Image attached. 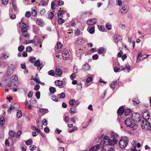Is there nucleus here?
<instances>
[{
    "instance_id": "f257e3e1",
    "label": "nucleus",
    "mask_w": 151,
    "mask_h": 151,
    "mask_svg": "<svg viewBox=\"0 0 151 151\" xmlns=\"http://www.w3.org/2000/svg\"><path fill=\"white\" fill-rule=\"evenodd\" d=\"M150 114L148 110H146L143 112L142 116L143 120H142L141 127L142 129L147 131L151 130V118H149Z\"/></svg>"
},
{
    "instance_id": "f03ea898",
    "label": "nucleus",
    "mask_w": 151,
    "mask_h": 151,
    "mask_svg": "<svg viewBox=\"0 0 151 151\" xmlns=\"http://www.w3.org/2000/svg\"><path fill=\"white\" fill-rule=\"evenodd\" d=\"M117 142V140L115 139L113 141H112V140L110 139L108 136H106L104 138V141L101 142L99 145H96L95 147H93L92 148H98L99 147H100L102 150L101 151H106L105 149H104L105 145H113L116 144Z\"/></svg>"
},
{
    "instance_id": "7ed1b4c3",
    "label": "nucleus",
    "mask_w": 151,
    "mask_h": 151,
    "mask_svg": "<svg viewBox=\"0 0 151 151\" xmlns=\"http://www.w3.org/2000/svg\"><path fill=\"white\" fill-rule=\"evenodd\" d=\"M124 123L128 127L130 128L131 130H134L137 129V125L134 122H132L129 118H127L124 121Z\"/></svg>"
},
{
    "instance_id": "20e7f679",
    "label": "nucleus",
    "mask_w": 151,
    "mask_h": 151,
    "mask_svg": "<svg viewBox=\"0 0 151 151\" xmlns=\"http://www.w3.org/2000/svg\"><path fill=\"white\" fill-rule=\"evenodd\" d=\"M129 143V139L126 137H122L119 140V145L121 149H124L126 147Z\"/></svg>"
},
{
    "instance_id": "39448f33",
    "label": "nucleus",
    "mask_w": 151,
    "mask_h": 151,
    "mask_svg": "<svg viewBox=\"0 0 151 151\" xmlns=\"http://www.w3.org/2000/svg\"><path fill=\"white\" fill-rule=\"evenodd\" d=\"M131 117L133 121L134 122H139L141 120V117L138 113H134L132 114Z\"/></svg>"
},
{
    "instance_id": "423d86ee",
    "label": "nucleus",
    "mask_w": 151,
    "mask_h": 151,
    "mask_svg": "<svg viewBox=\"0 0 151 151\" xmlns=\"http://www.w3.org/2000/svg\"><path fill=\"white\" fill-rule=\"evenodd\" d=\"M62 56L63 59L66 60L69 59V55L68 51L66 49H64L62 52Z\"/></svg>"
},
{
    "instance_id": "0eeeda50",
    "label": "nucleus",
    "mask_w": 151,
    "mask_h": 151,
    "mask_svg": "<svg viewBox=\"0 0 151 151\" xmlns=\"http://www.w3.org/2000/svg\"><path fill=\"white\" fill-rule=\"evenodd\" d=\"M92 14L91 12L90 11H85L81 12L80 16L82 18H85Z\"/></svg>"
},
{
    "instance_id": "6e6552de",
    "label": "nucleus",
    "mask_w": 151,
    "mask_h": 151,
    "mask_svg": "<svg viewBox=\"0 0 151 151\" xmlns=\"http://www.w3.org/2000/svg\"><path fill=\"white\" fill-rule=\"evenodd\" d=\"M77 110L76 107V106H72L70 109V115L71 116L73 114L77 112Z\"/></svg>"
},
{
    "instance_id": "1a4fd4ad",
    "label": "nucleus",
    "mask_w": 151,
    "mask_h": 151,
    "mask_svg": "<svg viewBox=\"0 0 151 151\" xmlns=\"http://www.w3.org/2000/svg\"><path fill=\"white\" fill-rule=\"evenodd\" d=\"M69 103L70 105L73 106L76 105V106H78L79 104V102L78 101H76L74 99L70 100Z\"/></svg>"
},
{
    "instance_id": "9d476101",
    "label": "nucleus",
    "mask_w": 151,
    "mask_h": 151,
    "mask_svg": "<svg viewBox=\"0 0 151 151\" xmlns=\"http://www.w3.org/2000/svg\"><path fill=\"white\" fill-rule=\"evenodd\" d=\"M19 27L21 29V31H24L25 30H27L26 27V24L23 23H19Z\"/></svg>"
},
{
    "instance_id": "9b49d317",
    "label": "nucleus",
    "mask_w": 151,
    "mask_h": 151,
    "mask_svg": "<svg viewBox=\"0 0 151 151\" xmlns=\"http://www.w3.org/2000/svg\"><path fill=\"white\" fill-rule=\"evenodd\" d=\"M124 108L123 106L120 107L118 109L117 113L119 116H121L124 113Z\"/></svg>"
},
{
    "instance_id": "f8f14e48",
    "label": "nucleus",
    "mask_w": 151,
    "mask_h": 151,
    "mask_svg": "<svg viewBox=\"0 0 151 151\" xmlns=\"http://www.w3.org/2000/svg\"><path fill=\"white\" fill-rule=\"evenodd\" d=\"M96 23V19H93L88 21L86 22V24L88 25H93L95 24Z\"/></svg>"
},
{
    "instance_id": "ddd939ff",
    "label": "nucleus",
    "mask_w": 151,
    "mask_h": 151,
    "mask_svg": "<svg viewBox=\"0 0 151 151\" xmlns=\"http://www.w3.org/2000/svg\"><path fill=\"white\" fill-rule=\"evenodd\" d=\"M119 137L118 134L117 133H115L114 132H112L111 134V137L113 138L112 140V141H113L114 139L117 140L116 138H117Z\"/></svg>"
},
{
    "instance_id": "4468645a",
    "label": "nucleus",
    "mask_w": 151,
    "mask_h": 151,
    "mask_svg": "<svg viewBox=\"0 0 151 151\" xmlns=\"http://www.w3.org/2000/svg\"><path fill=\"white\" fill-rule=\"evenodd\" d=\"M120 37V36L118 34H114L113 36L114 42L116 43H117L118 42L119 40L120 39L119 38V37Z\"/></svg>"
},
{
    "instance_id": "2eb2a0df",
    "label": "nucleus",
    "mask_w": 151,
    "mask_h": 151,
    "mask_svg": "<svg viewBox=\"0 0 151 151\" xmlns=\"http://www.w3.org/2000/svg\"><path fill=\"white\" fill-rule=\"evenodd\" d=\"M122 68L124 70L127 69L128 72H129L130 70V66L128 64H126L125 66H122Z\"/></svg>"
},
{
    "instance_id": "dca6fc26",
    "label": "nucleus",
    "mask_w": 151,
    "mask_h": 151,
    "mask_svg": "<svg viewBox=\"0 0 151 151\" xmlns=\"http://www.w3.org/2000/svg\"><path fill=\"white\" fill-rule=\"evenodd\" d=\"M55 73L56 75L59 76H61L62 74V71L61 69L60 68H56L55 70Z\"/></svg>"
},
{
    "instance_id": "f3484780",
    "label": "nucleus",
    "mask_w": 151,
    "mask_h": 151,
    "mask_svg": "<svg viewBox=\"0 0 151 151\" xmlns=\"http://www.w3.org/2000/svg\"><path fill=\"white\" fill-rule=\"evenodd\" d=\"M18 80V77L16 75H14L11 77L10 81L11 82L16 81Z\"/></svg>"
},
{
    "instance_id": "a211bd4d",
    "label": "nucleus",
    "mask_w": 151,
    "mask_h": 151,
    "mask_svg": "<svg viewBox=\"0 0 151 151\" xmlns=\"http://www.w3.org/2000/svg\"><path fill=\"white\" fill-rule=\"evenodd\" d=\"M90 65L88 64H86L82 66V69L85 71L88 70L90 68Z\"/></svg>"
},
{
    "instance_id": "6ab92c4d",
    "label": "nucleus",
    "mask_w": 151,
    "mask_h": 151,
    "mask_svg": "<svg viewBox=\"0 0 151 151\" xmlns=\"http://www.w3.org/2000/svg\"><path fill=\"white\" fill-rule=\"evenodd\" d=\"M55 15V13H54L53 12H50L48 14V17L49 18L52 19Z\"/></svg>"
},
{
    "instance_id": "aec40b11",
    "label": "nucleus",
    "mask_w": 151,
    "mask_h": 151,
    "mask_svg": "<svg viewBox=\"0 0 151 151\" xmlns=\"http://www.w3.org/2000/svg\"><path fill=\"white\" fill-rule=\"evenodd\" d=\"M27 30H25L24 31L22 32V35L25 37H28L29 36V34L28 33Z\"/></svg>"
},
{
    "instance_id": "412c9836",
    "label": "nucleus",
    "mask_w": 151,
    "mask_h": 151,
    "mask_svg": "<svg viewBox=\"0 0 151 151\" xmlns=\"http://www.w3.org/2000/svg\"><path fill=\"white\" fill-rule=\"evenodd\" d=\"M5 123V119L3 116H2L0 119V124L1 127L3 126Z\"/></svg>"
},
{
    "instance_id": "4be33fe9",
    "label": "nucleus",
    "mask_w": 151,
    "mask_h": 151,
    "mask_svg": "<svg viewBox=\"0 0 151 151\" xmlns=\"http://www.w3.org/2000/svg\"><path fill=\"white\" fill-rule=\"evenodd\" d=\"M81 32L77 28L76 29H75L74 33L76 36H79L81 34Z\"/></svg>"
},
{
    "instance_id": "5701e85b",
    "label": "nucleus",
    "mask_w": 151,
    "mask_h": 151,
    "mask_svg": "<svg viewBox=\"0 0 151 151\" xmlns=\"http://www.w3.org/2000/svg\"><path fill=\"white\" fill-rule=\"evenodd\" d=\"M40 30L39 28L36 26H33V30L34 32L36 34Z\"/></svg>"
},
{
    "instance_id": "b1692460",
    "label": "nucleus",
    "mask_w": 151,
    "mask_h": 151,
    "mask_svg": "<svg viewBox=\"0 0 151 151\" xmlns=\"http://www.w3.org/2000/svg\"><path fill=\"white\" fill-rule=\"evenodd\" d=\"M55 83L57 86H61L63 84V82L60 80L56 81Z\"/></svg>"
},
{
    "instance_id": "393cba45",
    "label": "nucleus",
    "mask_w": 151,
    "mask_h": 151,
    "mask_svg": "<svg viewBox=\"0 0 151 151\" xmlns=\"http://www.w3.org/2000/svg\"><path fill=\"white\" fill-rule=\"evenodd\" d=\"M124 115L125 116L129 115L131 113V111L130 109H126L124 111Z\"/></svg>"
},
{
    "instance_id": "a878e982",
    "label": "nucleus",
    "mask_w": 151,
    "mask_h": 151,
    "mask_svg": "<svg viewBox=\"0 0 151 151\" xmlns=\"http://www.w3.org/2000/svg\"><path fill=\"white\" fill-rule=\"evenodd\" d=\"M22 115V113L21 110H18L17 112V116L18 118H21Z\"/></svg>"
},
{
    "instance_id": "bb28decb",
    "label": "nucleus",
    "mask_w": 151,
    "mask_h": 151,
    "mask_svg": "<svg viewBox=\"0 0 151 151\" xmlns=\"http://www.w3.org/2000/svg\"><path fill=\"white\" fill-rule=\"evenodd\" d=\"M57 97L58 98L64 99L65 97V93L63 92L58 94Z\"/></svg>"
},
{
    "instance_id": "cd10ccee",
    "label": "nucleus",
    "mask_w": 151,
    "mask_h": 151,
    "mask_svg": "<svg viewBox=\"0 0 151 151\" xmlns=\"http://www.w3.org/2000/svg\"><path fill=\"white\" fill-rule=\"evenodd\" d=\"M116 84V81H113L112 83L110 85V87L112 89H114L115 88V86Z\"/></svg>"
},
{
    "instance_id": "c85d7f7f",
    "label": "nucleus",
    "mask_w": 151,
    "mask_h": 151,
    "mask_svg": "<svg viewBox=\"0 0 151 151\" xmlns=\"http://www.w3.org/2000/svg\"><path fill=\"white\" fill-rule=\"evenodd\" d=\"M62 46L63 45L60 42H58L56 46L57 49L59 50L61 49Z\"/></svg>"
},
{
    "instance_id": "c756f323",
    "label": "nucleus",
    "mask_w": 151,
    "mask_h": 151,
    "mask_svg": "<svg viewBox=\"0 0 151 151\" xmlns=\"http://www.w3.org/2000/svg\"><path fill=\"white\" fill-rule=\"evenodd\" d=\"M40 112L42 114H45L48 111L47 109H40Z\"/></svg>"
},
{
    "instance_id": "7c9ffc66",
    "label": "nucleus",
    "mask_w": 151,
    "mask_h": 151,
    "mask_svg": "<svg viewBox=\"0 0 151 151\" xmlns=\"http://www.w3.org/2000/svg\"><path fill=\"white\" fill-rule=\"evenodd\" d=\"M9 134L11 137L12 138L15 135V132L14 131H11L9 132Z\"/></svg>"
},
{
    "instance_id": "2f4dec72",
    "label": "nucleus",
    "mask_w": 151,
    "mask_h": 151,
    "mask_svg": "<svg viewBox=\"0 0 151 151\" xmlns=\"http://www.w3.org/2000/svg\"><path fill=\"white\" fill-rule=\"evenodd\" d=\"M36 60V58L33 56L30 57L29 59V60L32 63H34Z\"/></svg>"
},
{
    "instance_id": "473e14b6",
    "label": "nucleus",
    "mask_w": 151,
    "mask_h": 151,
    "mask_svg": "<svg viewBox=\"0 0 151 151\" xmlns=\"http://www.w3.org/2000/svg\"><path fill=\"white\" fill-rule=\"evenodd\" d=\"M83 41L81 37H78L77 41V42L79 44H81L83 43Z\"/></svg>"
},
{
    "instance_id": "72a5a7b5",
    "label": "nucleus",
    "mask_w": 151,
    "mask_h": 151,
    "mask_svg": "<svg viewBox=\"0 0 151 151\" xmlns=\"http://www.w3.org/2000/svg\"><path fill=\"white\" fill-rule=\"evenodd\" d=\"M127 11L125 6L123 7L120 10V12H121L122 14H125L126 12Z\"/></svg>"
},
{
    "instance_id": "f704fd0d",
    "label": "nucleus",
    "mask_w": 151,
    "mask_h": 151,
    "mask_svg": "<svg viewBox=\"0 0 151 151\" xmlns=\"http://www.w3.org/2000/svg\"><path fill=\"white\" fill-rule=\"evenodd\" d=\"M13 73V71L11 70H8L6 73V76H10Z\"/></svg>"
},
{
    "instance_id": "c9c22d12",
    "label": "nucleus",
    "mask_w": 151,
    "mask_h": 151,
    "mask_svg": "<svg viewBox=\"0 0 151 151\" xmlns=\"http://www.w3.org/2000/svg\"><path fill=\"white\" fill-rule=\"evenodd\" d=\"M105 52V49L103 47L100 48L98 50V53L99 54H103Z\"/></svg>"
},
{
    "instance_id": "e433bc0d",
    "label": "nucleus",
    "mask_w": 151,
    "mask_h": 151,
    "mask_svg": "<svg viewBox=\"0 0 151 151\" xmlns=\"http://www.w3.org/2000/svg\"><path fill=\"white\" fill-rule=\"evenodd\" d=\"M43 21L42 19L40 18L37 19L36 21V23L38 25H40L42 23Z\"/></svg>"
},
{
    "instance_id": "4c0bfd02",
    "label": "nucleus",
    "mask_w": 151,
    "mask_h": 151,
    "mask_svg": "<svg viewBox=\"0 0 151 151\" xmlns=\"http://www.w3.org/2000/svg\"><path fill=\"white\" fill-rule=\"evenodd\" d=\"M132 101L134 104V105L138 104L140 102L139 101L137 98V99H135L134 100H133Z\"/></svg>"
},
{
    "instance_id": "58836bf2",
    "label": "nucleus",
    "mask_w": 151,
    "mask_h": 151,
    "mask_svg": "<svg viewBox=\"0 0 151 151\" xmlns=\"http://www.w3.org/2000/svg\"><path fill=\"white\" fill-rule=\"evenodd\" d=\"M49 90L50 93H53L56 91L55 88L52 87H50Z\"/></svg>"
},
{
    "instance_id": "ea45409f",
    "label": "nucleus",
    "mask_w": 151,
    "mask_h": 151,
    "mask_svg": "<svg viewBox=\"0 0 151 151\" xmlns=\"http://www.w3.org/2000/svg\"><path fill=\"white\" fill-rule=\"evenodd\" d=\"M62 18L61 17H60L58 20V22L60 24H61L64 23L65 22L64 20L62 19Z\"/></svg>"
},
{
    "instance_id": "a19ab883",
    "label": "nucleus",
    "mask_w": 151,
    "mask_h": 151,
    "mask_svg": "<svg viewBox=\"0 0 151 151\" xmlns=\"http://www.w3.org/2000/svg\"><path fill=\"white\" fill-rule=\"evenodd\" d=\"M82 84L81 83L77 84L76 86V89L77 90H80L82 87Z\"/></svg>"
},
{
    "instance_id": "79ce46f5",
    "label": "nucleus",
    "mask_w": 151,
    "mask_h": 151,
    "mask_svg": "<svg viewBox=\"0 0 151 151\" xmlns=\"http://www.w3.org/2000/svg\"><path fill=\"white\" fill-rule=\"evenodd\" d=\"M25 143L27 145H30L32 144V141L31 139L26 140L25 142Z\"/></svg>"
},
{
    "instance_id": "37998d69",
    "label": "nucleus",
    "mask_w": 151,
    "mask_h": 151,
    "mask_svg": "<svg viewBox=\"0 0 151 151\" xmlns=\"http://www.w3.org/2000/svg\"><path fill=\"white\" fill-rule=\"evenodd\" d=\"M48 74L50 75H51L52 76H55V74L54 71L53 70H51L48 71Z\"/></svg>"
},
{
    "instance_id": "c03bdc74",
    "label": "nucleus",
    "mask_w": 151,
    "mask_h": 151,
    "mask_svg": "<svg viewBox=\"0 0 151 151\" xmlns=\"http://www.w3.org/2000/svg\"><path fill=\"white\" fill-rule=\"evenodd\" d=\"M48 3V1L47 2H46L43 1H42L40 2V4L42 5L43 6H47Z\"/></svg>"
},
{
    "instance_id": "a18cd8bd",
    "label": "nucleus",
    "mask_w": 151,
    "mask_h": 151,
    "mask_svg": "<svg viewBox=\"0 0 151 151\" xmlns=\"http://www.w3.org/2000/svg\"><path fill=\"white\" fill-rule=\"evenodd\" d=\"M24 48V47L23 45H21L20 46H19L18 48V51L19 52H22L23 51Z\"/></svg>"
},
{
    "instance_id": "49530a36",
    "label": "nucleus",
    "mask_w": 151,
    "mask_h": 151,
    "mask_svg": "<svg viewBox=\"0 0 151 151\" xmlns=\"http://www.w3.org/2000/svg\"><path fill=\"white\" fill-rule=\"evenodd\" d=\"M94 27H92L90 28L89 30V32L90 33L92 34H93L94 32Z\"/></svg>"
},
{
    "instance_id": "de8ad7c7",
    "label": "nucleus",
    "mask_w": 151,
    "mask_h": 151,
    "mask_svg": "<svg viewBox=\"0 0 151 151\" xmlns=\"http://www.w3.org/2000/svg\"><path fill=\"white\" fill-rule=\"evenodd\" d=\"M9 54L7 53H3L2 55L4 59H6L9 58Z\"/></svg>"
},
{
    "instance_id": "09e8293b",
    "label": "nucleus",
    "mask_w": 151,
    "mask_h": 151,
    "mask_svg": "<svg viewBox=\"0 0 151 151\" xmlns=\"http://www.w3.org/2000/svg\"><path fill=\"white\" fill-rule=\"evenodd\" d=\"M36 147L33 145H30L29 147L30 150L32 151H33L34 150L36 149Z\"/></svg>"
},
{
    "instance_id": "8fccbe9b",
    "label": "nucleus",
    "mask_w": 151,
    "mask_h": 151,
    "mask_svg": "<svg viewBox=\"0 0 151 151\" xmlns=\"http://www.w3.org/2000/svg\"><path fill=\"white\" fill-rule=\"evenodd\" d=\"M77 129V127L76 126H74L72 129L68 131V132L70 133L73 132L76 130Z\"/></svg>"
},
{
    "instance_id": "3c124183",
    "label": "nucleus",
    "mask_w": 151,
    "mask_h": 151,
    "mask_svg": "<svg viewBox=\"0 0 151 151\" xmlns=\"http://www.w3.org/2000/svg\"><path fill=\"white\" fill-rule=\"evenodd\" d=\"M36 122L38 127L40 128V129H42L43 127L42 124H41L40 122L38 120H37L36 121Z\"/></svg>"
},
{
    "instance_id": "603ef678",
    "label": "nucleus",
    "mask_w": 151,
    "mask_h": 151,
    "mask_svg": "<svg viewBox=\"0 0 151 151\" xmlns=\"http://www.w3.org/2000/svg\"><path fill=\"white\" fill-rule=\"evenodd\" d=\"M32 50V48L30 46H28L26 48V51L28 52H31Z\"/></svg>"
},
{
    "instance_id": "864d4df0",
    "label": "nucleus",
    "mask_w": 151,
    "mask_h": 151,
    "mask_svg": "<svg viewBox=\"0 0 151 151\" xmlns=\"http://www.w3.org/2000/svg\"><path fill=\"white\" fill-rule=\"evenodd\" d=\"M33 80L37 83L41 84L42 83L39 80V78H34Z\"/></svg>"
},
{
    "instance_id": "5fc2aeb1",
    "label": "nucleus",
    "mask_w": 151,
    "mask_h": 151,
    "mask_svg": "<svg viewBox=\"0 0 151 151\" xmlns=\"http://www.w3.org/2000/svg\"><path fill=\"white\" fill-rule=\"evenodd\" d=\"M52 99L53 101H55L57 102L58 101V98L56 96H53L52 97Z\"/></svg>"
},
{
    "instance_id": "6e6d98bb",
    "label": "nucleus",
    "mask_w": 151,
    "mask_h": 151,
    "mask_svg": "<svg viewBox=\"0 0 151 151\" xmlns=\"http://www.w3.org/2000/svg\"><path fill=\"white\" fill-rule=\"evenodd\" d=\"M98 27L99 30L101 31H104L105 29V28L103 26L101 25L99 27V26H98Z\"/></svg>"
},
{
    "instance_id": "4d7b16f0",
    "label": "nucleus",
    "mask_w": 151,
    "mask_h": 151,
    "mask_svg": "<svg viewBox=\"0 0 151 151\" xmlns=\"http://www.w3.org/2000/svg\"><path fill=\"white\" fill-rule=\"evenodd\" d=\"M34 63V65L36 66H39V65L40 64V61L39 60H37L36 61V62Z\"/></svg>"
},
{
    "instance_id": "13d9d810",
    "label": "nucleus",
    "mask_w": 151,
    "mask_h": 151,
    "mask_svg": "<svg viewBox=\"0 0 151 151\" xmlns=\"http://www.w3.org/2000/svg\"><path fill=\"white\" fill-rule=\"evenodd\" d=\"M35 96L38 99H40V92L39 91H37L36 93Z\"/></svg>"
},
{
    "instance_id": "bf43d9fd",
    "label": "nucleus",
    "mask_w": 151,
    "mask_h": 151,
    "mask_svg": "<svg viewBox=\"0 0 151 151\" xmlns=\"http://www.w3.org/2000/svg\"><path fill=\"white\" fill-rule=\"evenodd\" d=\"M76 119V117L75 116H74L71 118V121H72L74 123H75Z\"/></svg>"
},
{
    "instance_id": "052dcab7",
    "label": "nucleus",
    "mask_w": 151,
    "mask_h": 151,
    "mask_svg": "<svg viewBox=\"0 0 151 151\" xmlns=\"http://www.w3.org/2000/svg\"><path fill=\"white\" fill-rule=\"evenodd\" d=\"M22 133V132L21 130H19L18 132H17L16 133L17 137L18 138L19 137Z\"/></svg>"
},
{
    "instance_id": "680f3d73",
    "label": "nucleus",
    "mask_w": 151,
    "mask_h": 151,
    "mask_svg": "<svg viewBox=\"0 0 151 151\" xmlns=\"http://www.w3.org/2000/svg\"><path fill=\"white\" fill-rule=\"evenodd\" d=\"M42 124L45 126L47 124V121L45 119H44L42 120Z\"/></svg>"
},
{
    "instance_id": "e2e57ef3",
    "label": "nucleus",
    "mask_w": 151,
    "mask_h": 151,
    "mask_svg": "<svg viewBox=\"0 0 151 151\" xmlns=\"http://www.w3.org/2000/svg\"><path fill=\"white\" fill-rule=\"evenodd\" d=\"M31 15V13L29 12H27L25 13V16L27 17H29Z\"/></svg>"
},
{
    "instance_id": "0e129e2a",
    "label": "nucleus",
    "mask_w": 151,
    "mask_h": 151,
    "mask_svg": "<svg viewBox=\"0 0 151 151\" xmlns=\"http://www.w3.org/2000/svg\"><path fill=\"white\" fill-rule=\"evenodd\" d=\"M33 93L32 91H30L28 94V97L29 98L32 97L33 95Z\"/></svg>"
},
{
    "instance_id": "69168bd1",
    "label": "nucleus",
    "mask_w": 151,
    "mask_h": 151,
    "mask_svg": "<svg viewBox=\"0 0 151 151\" xmlns=\"http://www.w3.org/2000/svg\"><path fill=\"white\" fill-rule=\"evenodd\" d=\"M130 151H139V150H137L136 149L135 145L133 146L131 148Z\"/></svg>"
},
{
    "instance_id": "338daca9",
    "label": "nucleus",
    "mask_w": 151,
    "mask_h": 151,
    "mask_svg": "<svg viewBox=\"0 0 151 151\" xmlns=\"http://www.w3.org/2000/svg\"><path fill=\"white\" fill-rule=\"evenodd\" d=\"M64 121L66 123L68 122L69 117L68 116H65L64 119Z\"/></svg>"
},
{
    "instance_id": "774afa93",
    "label": "nucleus",
    "mask_w": 151,
    "mask_h": 151,
    "mask_svg": "<svg viewBox=\"0 0 151 151\" xmlns=\"http://www.w3.org/2000/svg\"><path fill=\"white\" fill-rule=\"evenodd\" d=\"M99 56L98 55L95 54L93 55L92 56V58L94 60H96L98 58Z\"/></svg>"
}]
</instances>
